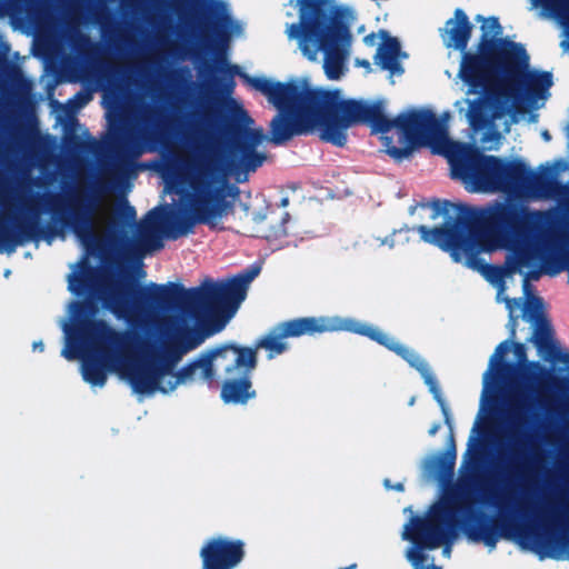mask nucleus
<instances>
[{
	"label": "nucleus",
	"instance_id": "11",
	"mask_svg": "<svg viewBox=\"0 0 569 569\" xmlns=\"http://www.w3.org/2000/svg\"><path fill=\"white\" fill-rule=\"evenodd\" d=\"M456 523L457 516L452 508L447 502H439L425 518L411 519L405 526L402 539L413 542L406 553L413 569H422L426 560L420 546L436 549L445 545L442 555L450 558L451 543L457 538Z\"/></svg>",
	"mask_w": 569,
	"mask_h": 569
},
{
	"label": "nucleus",
	"instance_id": "7",
	"mask_svg": "<svg viewBox=\"0 0 569 569\" xmlns=\"http://www.w3.org/2000/svg\"><path fill=\"white\" fill-rule=\"evenodd\" d=\"M517 70L508 74L499 68L493 71L491 80L477 90L478 97L467 99V118L475 130H483L493 126L510 113L515 104L522 100L523 93L539 98L552 84V74L548 71H527L529 56L515 60Z\"/></svg>",
	"mask_w": 569,
	"mask_h": 569
},
{
	"label": "nucleus",
	"instance_id": "22",
	"mask_svg": "<svg viewBox=\"0 0 569 569\" xmlns=\"http://www.w3.org/2000/svg\"><path fill=\"white\" fill-rule=\"evenodd\" d=\"M535 2L550 10L559 19L566 36L560 47L569 51V0H535Z\"/></svg>",
	"mask_w": 569,
	"mask_h": 569
},
{
	"label": "nucleus",
	"instance_id": "30",
	"mask_svg": "<svg viewBox=\"0 0 569 569\" xmlns=\"http://www.w3.org/2000/svg\"><path fill=\"white\" fill-rule=\"evenodd\" d=\"M32 348H33V350L43 351L44 345H43V342L41 340L40 341H34L33 345H32Z\"/></svg>",
	"mask_w": 569,
	"mask_h": 569
},
{
	"label": "nucleus",
	"instance_id": "17",
	"mask_svg": "<svg viewBox=\"0 0 569 569\" xmlns=\"http://www.w3.org/2000/svg\"><path fill=\"white\" fill-rule=\"evenodd\" d=\"M509 347L508 341L501 342L490 357L488 369L483 375L481 410H485L488 402L493 399L497 383L506 378V371L509 367L505 363V355Z\"/></svg>",
	"mask_w": 569,
	"mask_h": 569
},
{
	"label": "nucleus",
	"instance_id": "39",
	"mask_svg": "<svg viewBox=\"0 0 569 569\" xmlns=\"http://www.w3.org/2000/svg\"><path fill=\"white\" fill-rule=\"evenodd\" d=\"M10 273H11V270L10 269H6L3 274H4L6 278H8L10 276Z\"/></svg>",
	"mask_w": 569,
	"mask_h": 569
},
{
	"label": "nucleus",
	"instance_id": "24",
	"mask_svg": "<svg viewBox=\"0 0 569 569\" xmlns=\"http://www.w3.org/2000/svg\"><path fill=\"white\" fill-rule=\"evenodd\" d=\"M456 461V450L453 445V438L450 437V448L445 453H439L435 457H431L427 463L426 469L432 471L437 468H443V469H452Z\"/></svg>",
	"mask_w": 569,
	"mask_h": 569
},
{
	"label": "nucleus",
	"instance_id": "8",
	"mask_svg": "<svg viewBox=\"0 0 569 569\" xmlns=\"http://www.w3.org/2000/svg\"><path fill=\"white\" fill-rule=\"evenodd\" d=\"M442 153L452 167L466 174H475L495 189H527L543 194L551 183V168L536 173L521 160L506 161L496 156L481 153L476 147L448 141Z\"/></svg>",
	"mask_w": 569,
	"mask_h": 569
},
{
	"label": "nucleus",
	"instance_id": "25",
	"mask_svg": "<svg viewBox=\"0 0 569 569\" xmlns=\"http://www.w3.org/2000/svg\"><path fill=\"white\" fill-rule=\"evenodd\" d=\"M22 233L27 237H39V238H53L59 234V230L56 226H39L34 221L23 223L19 227Z\"/></svg>",
	"mask_w": 569,
	"mask_h": 569
},
{
	"label": "nucleus",
	"instance_id": "29",
	"mask_svg": "<svg viewBox=\"0 0 569 569\" xmlns=\"http://www.w3.org/2000/svg\"><path fill=\"white\" fill-rule=\"evenodd\" d=\"M385 486L387 488H391V486L389 485V480H385ZM392 489H396L398 491H402L403 490V485L399 482L396 486H393Z\"/></svg>",
	"mask_w": 569,
	"mask_h": 569
},
{
	"label": "nucleus",
	"instance_id": "2",
	"mask_svg": "<svg viewBox=\"0 0 569 569\" xmlns=\"http://www.w3.org/2000/svg\"><path fill=\"white\" fill-rule=\"evenodd\" d=\"M94 252L84 251L71 266L69 290L77 296L94 293L117 318L142 328L154 327L163 333L158 313L141 308L124 291L126 276L107 278L89 266V256ZM142 295L154 301L172 300L182 310L166 339L150 330L144 335L118 331L94 319L97 310L91 302L69 303L68 319L60 320L64 335L61 355L69 361L81 360L82 378L91 387L106 385L108 369L137 395L169 393L182 382L173 372L181 357L213 333V313L208 308L213 302V291L209 287L186 289L174 282H150Z\"/></svg>",
	"mask_w": 569,
	"mask_h": 569
},
{
	"label": "nucleus",
	"instance_id": "4",
	"mask_svg": "<svg viewBox=\"0 0 569 569\" xmlns=\"http://www.w3.org/2000/svg\"><path fill=\"white\" fill-rule=\"evenodd\" d=\"M432 218L445 217L440 226L425 224L395 230L382 244L401 249L420 239L439 249H569V244H531L546 213L519 203L496 202L486 208L436 199Z\"/></svg>",
	"mask_w": 569,
	"mask_h": 569
},
{
	"label": "nucleus",
	"instance_id": "15",
	"mask_svg": "<svg viewBox=\"0 0 569 569\" xmlns=\"http://www.w3.org/2000/svg\"><path fill=\"white\" fill-rule=\"evenodd\" d=\"M247 216L254 222L251 236L268 241L279 240L287 236V224L290 221L289 212L278 207L267 206L264 212H249V207L239 203Z\"/></svg>",
	"mask_w": 569,
	"mask_h": 569
},
{
	"label": "nucleus",
	"instance_id": "13",
	"mask_svg": "<svg viewBox=\"0 0 569 569\" xmlns=\"http://www.w3.org/2000/svg\"><path fill=\"white\" fill-rule=\"evenodd\" d=\"M260 270L261 266L256 263L234 277L216 281V333L222 331L237 315Z\"/></svg>",
	"mask_w": 569,
	"mask_h": 569
},
{
	"label": "nucleus",
	"instance_id": "38",
	"mask_svg": "<svg viewBox=\"0 0 569 569\" xmlns=\"http://www.w3.org/2000/svg\"><path fill=\"white\" fill-rule=\"evenodd\" d=\"M288 202H289L288 198L281 199V206L282 207H286L288 204Z\"/></svg>",
	"mask_w": 569,
	"mask_h": 569
},
{
	"label": "nucleus",
	"instance_id": "3",
	"mask_svg": "<svg viewBox=\"0 0 569 569\" xmlns=\"http://www.w3.org/2000/svg\"><path fill=\"white\" fill-rule=\"evenodd\" d=\"M181 31L203 32V157L179 149L163 153L161 174L179 196L176 221L181 234L196 223L213 229V0H170Z\"/></svg>",
	"mask_w": 569,
	"mask_h": 569
},
{
	"label": "nucleus",
	"instance_id": "40",
	"mask_svg": "<svg viewBox=\"0 0 569 569\" xmlns=\"http://www.w3.org/2000/svg\"><path fill=\"white\" fill-rule=\"evenodd\" d=\"M427 569H441V568L432 565V566H429Z\"/></svg>",
	"mask_w": 569,
	"mask_h": 569
},
{
	"label": "nucleus",
	"instance_id": "1",
	"mask_svg": "<svg viewBox=\"0 0 569 569\" xmlns=\"http://www.w3.org/2000/svg\"><path fill=\"white\" fill-rule=\"evenodd\" d=\"M244 34V23L232 16L229 3L216 0V229L234 216L238 183L268 159L259 147L282 146L298 136L319 130L321 141L345 147L347 130L367 124L372 134L401 132V147L385 137L386 152L400 162L415 148L427 146L440 132L431 110H411L389 119L383 102L343 99L339 89L311 87L306 80L273 81L252 77L230 62L231 44Z\"/></svg>",
	"mask_w": 569,
	"mask_h": 569
},
{
	"label": "nucleus",
	"instance_id": "18",
	"mask_svg": "<svg viewBox=\"0 0 569 569\" xmlns=\"http://www.w3.org/2000/svg\"><path fill=\"white\" fill-rule=\"evenodd\" d=\"M447 26V47H452L462 52L467 51L468 42L471 38L473 26L469 21L467 13L458 8L455 10V17L449 19Z\"/></svg>",
	"mask_w": 569,
	"mask_h": 569
},
{
	"label": "nucleus",
	"instance_id": "28",
	"mask_svg": "<svg viewBox=\"0 0 569 569\" xmlns=\"http://www.w3.org/2000/svg\"><path fill=\"white\" fill-rule=\"evenodd\" d=\"M144 256H140L137 261H134L131 266H129L126 270V273L136 279H144L147 272L143 269L142 258Z\"/></svg>",
	"mask_w": 569,
	"mask_h": 569
},
{
	"label": "nucleus",
	"instance_id": "9",
	"mask_svg": "<svg viewBox=\"0 0 569 569\" xmlns=\"http://www.w3.org/2000/svg\"><path fill=\"white\" fill-rule=\"evenodd\" d=\"M476 20L482 21L477 52H465L458 71V77L468 87L467 96L477 93L479 87L491 80L498 68L508 74H515L518 71L515 60L526 57V49L521 43L499 37L502 27L497 17L483 18L479 14Z\"/></svg>",
	"mask_w": 569,
	"mask_h": 569
},
{
	"label": "nucleus",
	"instance_id": "32",
	"mask_svg": "<svg viewBox=\"0 0 569 569\" xmlns=\"http://www.w3.org/2000/svg\"><path fill=\"white\" fill-rule=\"evenodd\" d=\"M357 63L366 69H370V62L368 60H358Z\"/></svg>",
	"mask_w": 569,
	"mask_h": 569
},
{
	"label": "nucleus",
	"instance_id": "34",
	"mask_svg": "<svg viewBox=\"0 0 569 569\" xmlns=\"http://www.w3.org/2000/svg\"><path fill=\"white\" fill-rule=\"evenodd\" d=\"M89 6H98L102 2V0H87Z\"/></svg>",
	"mask_w": 569,
	"mask_h": 569
},
{
	"label": "nucleus",
	"instance_id": "37",
	"mask_svg": "<svg viewBox=\"0 0 569 569\" xmlns=\"http://www.w3.org/2000/svg\"><path fill=\"white\" fill-rule=\"evenodd\" d=\"M23 258L24 259H31V252L30 251H24Z\"/></svg>",
	"mask_w": 569,
	"mask_h": 569
},
{
	"label": "nucleus",
	"instance_id": "36",
	"mask_svg": "<svg viewBox=\"0 0 569 569\" xmlns=\"http://www.w3.org/2000/svg\"><path fill=\"white\" fill-rule=\"evenodd\" d=\"M542 138H543L546 141H549V140L551 139V136H550V133H549L547 130H545V131L542 132Z\"/></svg>",
	"mask_w": 569,
	"mask_h": 569
},
{
	"label": "nucleus",
	"instance_id": "43",
	"mask_svg": "<svg viewBox=\"0 0 569 569\" xmlns=\"http://www.w3.org/2000/svg\"><path fill=\"white\" fill-rule=\"evenodd\" d=\"M8 254L13 253L14 251L8 250L6 251Z\"/></svg>",
	"mask_w": 569,
	"mask_h": 569
},
{
	"label": "nucleus",
	"instance_id": "27",
	"mask_svg": "<svg viewBox=\"0 0 569 569\" xmlns=\"http://www.w3.org/2000/svg\"><path fill=\"white\" fill-rule=\"evenodd\" d=\"M203 569H213V539H209L201 549Z\"/></svg>",
	"mask_w": 569,
	"mask_h": 569
},
{
	"label": "nucleus",
	"instance_id": "23",
	"mask_svg": "<svg viewBox=\"0 0 569 569\" xmlns=\"http://www.w3.org/2000/svg\"><path fill=\"white\" fill-rule=\"evenodd\" d=\"M287 338L282 336L281 331L276 327L272 331L257 341L256 349L253 350L257 352L258 349H264L268 351V357L272 359L287 350L288 346L284 341Z\"/></svg>",
	"mask_w": 569,
	"mask_h": 569
},
{
	"label": "nucleus",
	"instance_id": "14",
	"mask_svg": "<svg viewBox=\"0 0 569 569\" xmlns=\"http://www.w3.org/2000/svg\"><path fill=\"white\" fill-rule=\"evenodd\" d=\"M154 116V110L148 109L140 118L141 127L114 129L111 141L117 156V168L130 166L133 159L139 158L146 151L147 144L154 140V132L151 130Z\"/></svg>",
	"mask_w": 569,
	"mask_h": 569
},
{
	"label": "nucleus",
	"instance_id": "16",
	"mask_svg": "<svg viewBox=\"0 0 569 569\" xmlns=\"http://www.w3.org/2000/svg\"><path fill=\"white\" fill-rule=\"evenodd\" d=\"M523 318L529 322H535L532 342L538 348L539 355L550 347L551 327L545 318V303L539 297H527L523 307Z\"/></svg>",
	"mask_w": 569,
	"mask_h": 569
},
{
	"label": "nucleus",
	"instance_id": "41",
	"mask_svg": "<svg viewBox=\"0 0 569 569\" xmlns=\"http://www.w3.org/2000/svg\"><path fill=\"white\" fill-rule=\"evenodd\" d=\"M373 38V34L366 36L365 41L367 42L369 39L371 40Z\"/></svg>",
	"mask_w": 569,
	"mask_h": 569
},
{
	"label": "nucleus",
	"instance_id": "44",
	"mask_svg": "<svg viewBox=\"0 0 569 569\" xmlns=\"http://www.w3.org/2000/svg\"><path fill=\"white\" fill-rule=\"evenodd\" d=\"M138 252H139V253H142L143 251H142V250H139Z\"/></svg>",
	"mask_w": 569,
	"mask_h": 569
},
{
	"label": "nucleus",
	"instance_id": "35",
	"mask_svg": "<svg viewBox=\"0 0 569 569\" xmlns=\"http://www.w3.org/2000/svg\"><path fill=\"white\" fill-rule=\"evenodd\" d=\"M76 98L79 99V100H82L83 102L87 101V98H86V96L82 92H78L76 94Z\"/></svg>",
	"mask_w": 569,
	"mask_h": 569
},
{
	"label": "nucleus",
	"instance_id": "26",
	"mask_svg": "<svg viewBox=\"0 0 569 569\" xmlns=\"http://www.w3.org/2000/svg\"><path fill=\"white\" fill-rule=\"evenodd\" d=\"M213 368V355L208 353L203 359L196 362L192 367L193 375L209 376Z\"/></svg>",
	"mask_w": 569,
	"mask_h": 569
},
{
	"label": "nucleus",
	"instance_id": "6",
	"mask_svg": "<svg viewBox=\"0 0 569 569\" xmlns=\"http://www.w3.org/2000/svg\"><path fill=\"white\" fill-rule=\"evenodd\" d=\"M288 36L299 39L302 53L311 61L319 51L325 53L323 69L328 79L342 77L351 33L341 20L340 9L332 13L328 0H300L299 22L289 27Z\"/></svg>",
	"mask_w": 569,
	"mask_h": 569
},
{
	"label": "nucleus",
	"instance_id": "19",
	"mask_svg": "<svg viewBox=\"0 0 569 569\" xmlns=\"http://www.w3.org/2000/svg\"><path fill=\"white\" fill-rule=\"evenodd\" d=\"M401 46L397 38L387 37L386 41L378 48L375 56L376 63L391 74L400 76L405 72L399 61L401 56Z\"/></svg>",
	"mask_w": 569,
	"mask_h": 569
},
{
	"label": "nucleus",
	"instance_id": "10",
	"mask_svg": "<svg viewBox=\"0 0 569 569\" xmlns=\"http://www.w3.org/2000/svg\"><path fill=\"white\" fill-rule=\"evenodd\" d=\"M277 328L286 338L321 333L326 331H351L367 336L370 339L387 347L388 349L395 351L421 373L426 385L429 387L430 392L441 408L446 423L451 428L449 408L442 398L437 379L432 375L428 363L413 350L402 346L378 328L358 322L352 319H342L339 317L299 318L282 322Z\"/></svg>",
	"mask_w": 569,
	"mask_h": 569
},
{
	"label": "nucleus",
	"instance_id": "31",
	"mask_svg": "<svg viewBox=\"0 0 569 569\" xmlns=\"http://www.w3.org/2000/svg\"><path fill=\"white\" fill-rule=\"evenodd\" d=\"M486 546L489 547L490 550H492L496 547V542L492 538H487L485 540Z\"/></svg>",
	"mask_w": 569,
	"mask_h": 569
},
{
	"label": "nucleus",
	"instance_id": "20",
	"mask_svg": "<svg viewBox=\"0 0 569 569\" xmlns=\"http://www.w3.org/2000/svg\"><path fill=\"white\" fill-rule=\"evenodd\" d=\"M243 558L241 541L216 538V569H232Z\"/></svg>",
	"mask_w": 569,
	"mask_h": 569
},
{
	"label": "nucleus",
	"instance_id": "21",
	"mask_svg": "<svg viewBox=\"0 0 569 569\" xmlns=\"http://www.w3.org/2000/svg\"><path fill=\"white\" fill-rule=\"evenodd\" d=\"M512 352L518 360L515 368V378L519 381L541 382L545 376V369L538 362H526V349L521 343L511 345Z\"/></svg>",
	"mask_w": 569,
	"mask_h": 569
},
{
	"label": "nucleus",
	"instance_id": "5",
	"mask_svg": "<svg viewBox=\"0 0 569 569\" xmlns=\"http://www.w3.org/2000/svg\"><path fill=\"white\" fill-rule=\"evenodd\" d=\"M176 218L170 206H157L137 220L136 208L123 201L99 214L74 208L64 222L82 249H162L166 239L182 236Z\"/></svg>",
	"mask_w": 569,
	"mask_h": 569
},
{
	"label": "nucleus",
	"instance_id": "42",
	"mask_svg": "<svg viewBox=\"0 0 569 569\" xmlns=\"http://www.w3.org/2000/svg\"><path fill=\"white\" fill-rule=\"evenodd\" d=\"M1 249H12L11 247H4V246H0V250Z\"/></svg>",
	"mask_w": 569,
	"mask_h": 569
},
{
	"label": "nucleus",
	"instance_id": "33",
	"mask_svg": "<svg viewBox=\"0 0 569 569\" xmlns=\"http://www.w3.org/2000/svg\"><path fill=\"white\" fill-rule=\"evenodd\" d=\"M439 428H440V425H438V423L433 425L429 430V435H431V436L436 435L438 432Z\"/></svg>",
	"mask_w": 569,
	"mask_h": 569
},
{
	"label": "nucleus",
	"instance_id": "12",
	"mask_svg": "<svg viewBox=\"0 0 569 569\" xmlns=\"http://www.w3.org/2000/svg\"><path fill=\"white\" fill-rule=\"evenodd\" d=\"M256 368V351L236 345L216 348V369L227 375L221 390L226 403H246L256 397L250 381V372Z\"/></svg>",
	"mask_w": 569,
	"mask_h": 569
}]
</instances>
